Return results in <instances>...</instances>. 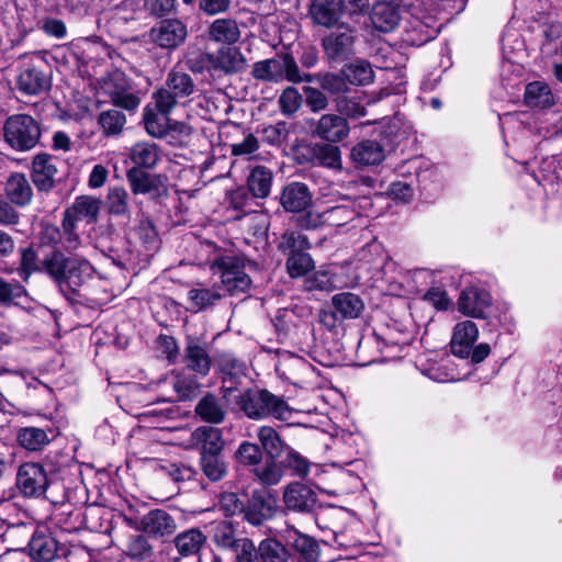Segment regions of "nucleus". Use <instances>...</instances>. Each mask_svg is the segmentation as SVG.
<instances>
[{
  "label": "nucleus",
  "instance_id": "obj_63",
  "mask_svg": "<svg viewBox=\"0 0 562 562\" xmlns=\"http://www.w3.org/2000/svg\"><path fill=\"white\" fill-rule=\"evenodd\" d=\"M305 289L307 291H326L330 292L336 289L333 276L326 271H317L305 280Z\"/></svg>",
  "mask_w": 562,
  "mask_h": 562
},
{
  "label": "nucleus",
  "instance_id": "obj_29",
  "mask_svg": "<svg viewBox=\"0 0 562 562\" xmlns=\"http://www.w3.org/2000/svg\"><path fill=\"white\" fill-rule=\"evenodd\" d=\"M101 203V200L94 196H78L64 215H69L74 222L85 220L87 223H94L98 220Z\"/></svg>",
  "mask_w": 562,
  "mask_h": 562
},
{
  "label": "nucleus",
  "instance_id": "obj_50",
  "mask_svg": "<svg viewBox=\"0 0 562 562\" xmlns=\"http://www.w3.org/2000/svg\"><path fill=\"white\" fill-rule=\"evenodd\" d=\"M126 553L132 559L149 561L154 557V547L146 537L136 535L130 538Z\"/></svg>",
  "mask_w": 562,
  "mask_h": 562
},
{
  "label": "nucleus",
  "instance_id": "obj_34",
  "mask_svg": "<svg viewBox=\"0 0 562 562\" xmlns=\"http://www.w3.org/2000/svg\"><path fill=\"white\" fill-rule=\"evenodd\" d=\"M344 204L330 206L324 210L325 225L344 226L359 216L356 207V201L349 198H342Z\"/></svg>",
  "mask_w": 562,
  "mask_h": 562
},
{
  "label": "nucleus",
  "instance_id": "obj_39",
  "mask_svg": "<svg viewBox=\"0 0 562 562\" xmlns=\"http://www.w3.org/2000/svg\"><path fill=\"white\" fill-rule=\"evenodd\" d=\"M272 172L263 166L255 167L247 180L248 190L255 198H267L271 190Z\"/></svg>",
  "mask_w": 562,
  "mask_h": 562
},
{
  "label": "nucleus",
  "instance_id": "obj_47",
  "mask_svg": "<svg viewBox=\"0 0 562 562\" xmlns=\"http://www.w3.org/2000/svg\"><path fill=\"white\" fill-rule=\"evenodd\" d=\"M239 538L235 536V529L232 522L221 520L212 527V540L216 547L231 550Z\"/></svg>",
  "mask_w": 562,
  "mask_h": 562
},
{
  "label": "nucleus",
  "instance_id": "obj_43",
  "mask_svg": "<svg viewBox=\"0 0 562 562\" xmlns=\"http://www.w3.org/2000/svg\"><path fill=\"white\" fill-rule=\"evenodd\" d=\"M16 438L19 443L29 451H38L49 442L46 431L36 427L21 428Z\"/></svg>",
  "mask_w": 562,
  "mask_h": 562
},
{
  "label": "nucleus",
  "instance_id": "obj_31",
  "mask_svg": "<svg viewBox=\"0 0 562 562\" xmlns=\"http://www.w3.org/2000/svg\"><path fill=\"white\" fill-rule=\"evenodd\" d=\"M194 412L202 420L210 424H221L226 416L221 398L212 393H207L198 402Z\"/></svg>",
  "mask_w": 562,
  "mask_h": 562
},
{
  "label": "nucleus",
  "instance_id": "obj_46",
  "mask_svg": "<svg viewBox=\"0 0 562 562\" xmlns=\"http://www.w3.org/2000/svg\"><path fill=\"white\" fill-rule=\"evenodd\" d=\"M18 274L23 281H27L32 273L42 271V258L33 247H25L20 250V265Z\"/></svg>",
  "mask_w": 562,
  "mask_h": 562
},
{
  "label": "nucleus",
  "instance_id": "obj_20",
  "mask_svg": "<svg viewBox=\"0 0 562 562\" xmlns=\"http://www.w3.org/2000/svg\"><path fill=\"white\" fill-rule=\"evenodd\" d=\"M344 12V0H312L308 9L314 24L330 29L335 26Z\"/></svg>",
  "mask_w": 562,
  "mask_h": 562
},
{
  "label": "nucleus",
  "instance_id": "obj_3",
  "mask_svg": "<svg viewBox=\"0 0 562 562\" xmlns=\"http://www.w3.org/2000/svg\"><path fill=\"white\" fill-rule=\"evenodd\" d=\"M251 75L257 80L270 82H280L284 79L293 83L313 81V75L302 72L289 54L255 63Z\"/></svg>",
  "mask_w": 562,
  "mask_h": 562
},
{
  "label": "nucleus",
  "instance_id": "obj_40",
  "mask_svg": "<svg viewBox=\"0 0 562 562\" xmlns=\"http://www.w3.org/2000/svg\"><path fill=\"white\" fill-rule=\"evenodd\" d=\"M290 553L288 549L276 539H263L259 542L257 562H288Z\"/></svg>",
  "mask_w": 562,
  "mask_h": 562
},
{
  "label": "nucleus",
  "instance_id": "obj_9",
  "mask_svg": "<svg viewBox=\"0 0 562 562\" xmlns=\"http://www.w3.org/2000/svg\"><path fill=\"white\" fill-rule=\"evenodd\" d=\"M457 306L458 311L467 317L487 319L492 312L493 302L488 291L471 286L461 291Z\"/></svg>",
  "mask_w": 562,
  "mask_h": 562
},
{
  "label": "nucleus",
  "instance_id": "obj_28",
  "mask_svg": "<svg viewBox=\"0 0 562 562\" xmlns=\"http://www.w3.org/2000/svg\"><path fill=\"white\" fill-rule=\"evenodd\" d=\"M524 102L529 108L546 110L555 104V98L547 82L532 81L525 88Z\"/></svg>",
  "mask_w": 562,
  "mask_h": 562
},
{
  "label": "nucleus",
  "instance_id": "obj_35",
  "mask_svg": "<svg viewBox=\"0 0 562 562\" xmlns=\"http://www.w3.org/2000/svg\"><path fill=\"white\" fill-rule=\"evenodd\" d=\"M200 469L210 482H220L228 473V462L223 453H209L200 456Z\"/></svg>",
  "mask_w": 562,
  "mask_h": 562
},
{
  "label": "nucleus",
  "instance_id": "obj_24",
  "mask_svg": "<svg viewBox=\"0 0 562 562\" xmlns=\"http://www.w3.org/2000/svg\"><path fill=\"white\" fill-rule=\"evenodd\" d=\"M5 198L11 204L24 207L33 200V188L27 177L21 172L9 176L4 184Z\"/></svg>",
  "mask_w": 562,
  "mask_h": 562
},
{
  "label": "nucleus",
  "instance_id": "obj_16",
  "mask_svg": "<svg viewBox=\"0 0 562 562\" xmlns=\"http://www.w3.org/2000/svg\"><path fill=\"white\" fill-rule=\"evenodd\" d=\"M134 528L151 537L164 538L177 530V522L167 512L153 509L144 515Z\"/></svg>",
  "mask_w": 562,
  "mask_h": 562
},
{
  "label": "nucleus",
  "instance_id": "obj_5",
  "mask_svg": "<svg viewBox=\"0 0 562 562\" xmlns=\"http://www.w3.org/2000/svg\"><path fill=\"white\" fill-rule=\"evenodd\" d=\"M246 260L237 256H223L214 260L211 269L221 278V288L229 295L245 294L251 279L245 272Z\"/></svg>",
  "mask_w": 562,
  "mask_h": 562
},
{
  "label": "nucleus",
  "instance_id": "obj_48",
  "mask_svg": "<svg viewBox=\"0 0 562 562\" xmlns=\"http://www.w3.org/2000/svg\"><path fill=\"white\" fill-rule=\"evenodd\" d=\"M106 205L110 214L126 216L130 214L128 193L122 187H113L109 190Z\"/></svg>",
  "mask_w": 562,
  "mask_h": 562
},
{
  "label": "nucleus",
  "instance_id": "obj_12",
  "mask_svg": "<svg viewBox=\"0 0 562 562\" xmlns=\"http://www.w3.org/2000/svg\"><path fill=\"white\" fill-rule=\"evenodd\" d=\"M47 484V474L42 464L27 462L19 468L16 485L24 496H41Z\"/></svg>",
  "mask_w": 562,
  "mask_h": 562
},
{
  "label": "nucleus",
  "instance_id": "obj_25",
  "mask_svg": "<svg viewBox=\"0 0 562 562\" xmlns=\"http://www.w3.org/2000/svg\"><path fill=\"white\" fill-rule=\"evenodd\" d=\"M191 442L199 448L200 456L222 453L224 440L218 428L201 426L191 434Z\"/></svg>",
  "mask_w": 562,
  "mask_h": 562
},
{
  "label": "nucleus",
  "instance_id": "obj_52",
  "mask_svg": "<svg viewBox=\"0 0 562 562\" xmlns=\"http://www.w3.org/2000/svg\"><path fill=\"white\" fill-rule=\"evenodd\" d=\"M215 362L218 366L221 372L232 379H236L245 374V363L231 352L218 353L215 357Z\"/></svg>",
  "mask_w": 562,
  "mask_h": 562
},
{
  "label": "nucleus",
  "instance_id": "obj_6",
  "mask_svg": "<svg viewBox=\"0 0 562 562\" xmlns=\"http://www.w3.org/2000/svg\"><path fill=\"white\" fill-rule=\"evenodd\" d=\"M3 136L10 147L19 151H25L37 145L41 137V127L31 115L13 114L4 123Z\"/></svg>",
  "mask_w": 562,
  "mask_h": 562
},
{
  "label": "nucleus",
  "instance_id": "obj_18",
  "mask_svg": "<svg viewBox=\"0 0 562 562\" xmlns=\"http://www.w3.org/2000/svg\"><path fill=\"white\" fill-rule=\"evenodd\" d=\"M349 124L345 117L338 114H323L313 125V135L329 142L338 143L349 134Z\"/></svg>",
  "mask_w": 562,
  "mask_h": 562
},
{
  "label": "nucleus",
  "instance_id": "obj_33",
  "mask_svg": "<svg viewBox=\"0 0 562 562\" xmlns=\"http://www.w3.org/2000/svg\"><path fill=\"white\" fill-rule=\"evenodd\" d=\"M214 69L226 74L241 71L246 66V59L236 47H222L214 55Z\"/></svg>",
  "mask_w": 562,
  "mask_h": 562
},
{
  "label": "nucleus",
  "instance_id": "obj_1",
  "mask_svg": "<svg viewBox=\"0 0 562 562\" xmlns=\"http://www.w3.org/2000/svg\"><path fill=\"white\" fill-rule=\"evenodd\" d=\"M42 271L47 273L59 288L76 292L89 278L93 268L90 262L79 257H67L60 249L53 248L42 252Z\"/></svg>",
  "mask_w": 562,
  "mask_h": 562
},
{
  "label": "nucleus",
  "instance_id": "obj_32",
  "mask_svg": "<svg viewBox=\"0 0 562 562\" xmlns=\"http://www.w3.org/2000/svg\"><path fill=\"white\" fill-rule=\"evenodd\" d=\"M370 19L378 31L387 33L398 25L400 13L391 3L380 2L373 5Z\"/></svg>",
  "mask_w": 562,
  "mask_h": 562
},
{
  "label": "nucleus",
  "instance_id": "obj_21",
  "mask_svg": "<svg viewBox=\"0 0 562 562\" xmlns=\"http://www.w3.org/2000/svg\"><path fill=\"white\" fill-rule=\"evenodd\" d=\"M170 113H162L157 108L156 110L146 106L144 109V124L147 133L153 137H162L167 134L169 128L178 130L181 134L189 136L191 127L184 123L175 122L170 124L168 115Z\"/></svg>",
  "mask_w": 562,
  "mask_h": 562
},
{
  "label": "nucleus",
  "instance_id": "obj_60",
  "mask_svg": "<svg viewBox=\"0 0 562 562\" xmlns=\"http://www.w3.org/2000/svg\"><path fill=\"white\" fill-rule=\"evenodd\" d=\"M236 458L241 464L258 465L262 460L261 447L254 442L243 441L236 451Z\"/></svg>",
  "mask_w": 562,
  "mask_h": 562
},
{
  "label": "nucleus",
  "instance_id": "obj_42",
  "mask_svg": "<svg viewBox=\"0 0 562 562\" xmlns=\"http://www.w3.org/2000/svg\"><path fill=\"white\" fill-rule=\"evenodd\" d=\"M342 74L347 81L352 85L363 86L373 81V70L371 65L366 60H355L342 69Z\"/></svg>",
  "mask_w": 562,
  "mask_h": 562
},
{
  "label": "nucleus",
  "instance_id": "obj_30",
  "mask_svg": "<svg viewBox=\"0 0 562 562\" xmlns=\"http://www.w3.org/2000/svg\"><path fill=\"white\" fill-rule=\"evenodd\" d=\"M160 148L155 143L138 142L131 147L130 158L135 165L133 168H154L160 160Z\"/></svg>",
  "mask_w": 562,
  "mask_h": 562
},
{
  "label": "nucleus",
  "instance_id": "obj_59",
  "mask_svg": "<svg viewBox=\"0 0 562 562\" xmlns=\"http://www.w3.org/2000/svg\"><path fill=\"white\" fill-rule=\"evenodd\" d=\"M26 295L25 288L19 281H7L0 278V304L10 305Z\"/></svg>",
  "mask_w": 562,
  "mask_h": 562
},
{
  "label": "nucleus",
  "instance_id": "obj_27",
  "mask_svg": "<svg viewBox=\"0 0 562 562\" xmlns=\"http://www.w3.org/2000/svg\"><path fill=\"white\" fill-rule=\"evenodd\" d=\"M173 543L180 557H200L206 543V536L200 529L191 528L178 533Z\"/></svg>",
  "mask_w": 562,
  "mask_h": 562
},
{
  "label": "nucleus",
  "instance_id": "obj_49",
  "mask_svg": "<svg viewBox=\"0 0 562 562\" xmlns=\"http://www.w3.org/2000/svg\"><path fill=\"white\" fill-rule=\"evenodd\" d=\"M286 271L291 278H300L307 274L315 267L312 257L305 251H296L289 256L285 262Z\"/></svg>",
  "mask_w": 562,
  "mask_h": 562
},
{
  "label": "nucleus",
  "instance_id": "obj_57",
  "mask_svg": "<svg viewBox=\"0 0 562 562\" xmlns=\"http://www.w3.org/2000/svg\"><path fill=\"white\" fill-rule=\"evenodd\" d=\"M31 551L37 560L48 562L55 558L57 544L53 538H37L32 540Z\"/></svg>",
  "mask_w": 562,
  "mask_h": 562
},
{
  "label": "nucleus",
  "instance_id": "obj_56",
  "mask_svg": "<svg viewBox=\"0 0 562 562\" xmlns=\"http://www.w3.org/2000/svg\"><path fill=\"white\" fill-rule=\"evenodd\" d=\"M303 98L294 87L285 88L279 97L280 111L284 115H293L301 108Z\"/></svg>",
  "mask_w": 562,
  "mask_h": 562
},
{
  "label": "nucleus",
  "instance_id": "obj_13",
  "mask_svg": "<svg viewBox=\"0 0 562 562\" xmlns=\"http://www.w3.org/2000/svg\"><path fill=\"white\" fill-rule=\"evenodd\" d=\"M355 32L346 26H340L322 41V46L328 59L342 61L353 53Z\"/></svg>",
  "mask_w": 562,
  "mask_h": 562
},
{
  "label": "nucleus",
  "instance_id": "obj_19",
  "mask_svg": "<svg viewBox=\"0 0 562 562\" xmlns=\"http://www.w3.org/2000/svg\"><path fill=\"white\" fill-rule=\"evenodd\" d=\"M479 337V328L472 321H462L454 325L450 340L451 352L459 358H468Z\"/></svg>",
  "mask_w": 562,
  "mask_h": 562
},
{
  "label": "nucleus",
  "instance_id": "obj_17",
  "mask_svg": "<svg viewBox=\"0 0 562 562\" xmlns=\"http://www.w3.org/2000/svg\"><path fill=\"white\" fill-rule=\"evenodd\" d=\"M279 201L285 212L300 213L311 206L313 193L307 184L300 181H292L282 188Z\"/></svg>",
  "mask_w": 562,
  "mask_h": 562
},
{
  "label": "nucleus",
  "instance_id": "obj_54",
  "mask_svg": "<svg viewBox=\"0 0 562 562\" xmlns=\"http://www.w3.org/2000/svg\"><path fill=\"white\" fill-rule=\"evenodd\" d=\"M260 133L262 142L271 146H280L286 142L290 130L286 122L280 121L276 124L263 126Z\"/></svg>",
  "mask_w": 562,
  "mask_h": 562
},
{
  "label": "nucleus",
  "instance_id": "obj_58",
  "mask_svg": "<svg viewBox=\"0 0 562 562\" xmlns=\"http://www.w3.org/2000/svg\"><path fill=\"white\" fill-rule=\"evenodd\" d=\"M231 550L235 553L234 562H257L259 546L249 538H239Z\"/></svg>",
  "mask_w": 562,
  "mask_h": 562
},
{
  "label": "nucleus",
  "instance_id": "obj_51",
  "mask_svg": "<svg viewBox=\"0 0 562 562\" xmlns=\"http://www.w3.org/2000/svg\"><path fill=\"white\" fill-rule=\"evenodd\" d=\"M125 123V115L117 110L103 111L99 115V124L106 135L120 134L123 131Z\"/></svg>",
  "mask_w": 562,
  "mask_h": 562
},
{
  "label": "nucleus",
  "instance_id": "obj_62",
  "mask_svg": "<svg viewBox=\"0 0 562 562\" xmlns=\"http://www.w3.org/2000/svg\"><path fill=\"white\" fill-rule=\"evenodd\" d=\"M303 92L305 94V103L312 112L318 113L327 109L329 101L322 90L305 86L303 87Z\"/></svg>",
  "mask_w": 562,
  "mask_h": 562
},
{
  "label": "nucleus",
  "instance_id": "obj_36",
  "mask_svg": "<svg viewBox=\"0 0 562 562\" xmlns=\"http://www.w3.org/2000/svg\"><path fill=\"white\" fill-rule=\"evenodd\" d=\"M351 157L362 166L378 165L384 159V149L378 142L363 140L352 148Z\"/></svg>",
  "mask_w": 562,
  "mask_h": 562
},
{
  "label": "nucleus",
  "instance_id": "obj_38",
  "mask_svg": "<svg viewBox=\"0 0 562 562\" xmlns=\"http://www.w3.org/2000/svg\"><path fill=\"white\" fill-rule=\"evenodd\" d=\"M257 437L261 448L273 460L280 458L289 449L278 431L270 426H260L257 430Z\"/></svg>",
  "mask_w": 562,
  "mask_h": 562
},
{
  "label": "nucleus",
  "instance_id": "obj_41",
  "mask_svg": "<svg viewBox=\"0 0 562 562\" xmlns=\"http://www.w3.org/2000/svg\"><path fill=\"white\" fill-rule=\"evenodd\" d=\"M223 297V294L217 288H194L188 292V299L191 304V308L195 312L203 311L209 306L214 305L217 301Z\"/></svg>",
  "mask_w": 562,
  "mask_h": 562
},
{
  "label": "nucleus",
  "instance_id": "obj_15",
  "mask_svg": "<svg viewBox=\"0 0 562 562\" xmlns=\"http://www.w3.org/2000/svg\"><path fill=\"white\" fill-rule=\"evenodd\" d=\"M278 509L277 499L269 493H252L247 505L243 508L244 518L254 526H261L272 518Z\"/></svg>",
  "mask_w": 562,
  "mask_h": 562
},
{
  "label": "nucleus",
  "instance_id": "obj_37",
  "mask_svg": "<svg viewBox=\"0 0 562 562\" xmlns=\"http://www.w3.org/2000/svg\"><path fill=\"white\" fill-rule=\"evenodd\" d=\"M209 36L212 41L232 45L240 37L238 24L232 19H217L210 29Z\"/></svg>",
  "mask_w": 562,
  "mask_h": 562
},
{
  "label": "nucleus",
  "instance_id": "obj_64",
  "mask_svg": "<svg viewBox=\"0 0 562 562\" xmlns=\"http://www.w3.org/2000/svg\"><path fill=\"white\" fill-rule=\"evenodd\" d=\"M63 239L61 244L68 251L76 250L80 245V237L76 233V222L69 215H64L63 223Z\"/></svg>",
  "mask_w": 562,
  "mask_h": 562
},
{
  "label": "nucleus",
  "instance_id": "obj_44",
  "mask_svg": "<svg viewBox=\"0 0 562 562\" xmlns=\"http://www.w3.org/2000/svg\"><path fill=\"white\" fill-rule=\"evenodd\" d=\"M292 546L303 562H316L319 547L310 536L293 531Z\"/></svg>",
  "mask_w": 562,
  "mask_h": 562
},
{
  "label": "nucleus",
  "instance_id": "obj_11",
  "mask_svg": "<svg viewBox=\"0 0 562 562\" xmlns=\"http://www.w3.org/2000/svg\"><path fill=\"white\" fill-rule=\"evenodd\" d=\"M153 43L164 49H176L188 36L187 25L178 19H166L156 23L149 32Z\"/></svg>",
  "mask_w": 562,
  "mask_h": 562
},
{
  "label": "nucleus",
  "instance_id": "obj_53",
  "mask_svg": "<svg viewBox=\"0 0 562 562\" xmlns=\"http://www.w3.org/2000/svg\"><path fill=\"white\" fill-rule=\"evenodd\" d=\"M171 385L176 393V397H169V402L188 400L194 394L198 387V383L193 378L181 373H178L173 376Z\"/></svg>",
  "mask_w": 562,
  "mask_h": 562
},
{
  "label": "nucleus",
  "instance_id": "obj_8",
  "mask_svg": "<svg viewBox=\"0 0 562 562\" xmlns=\"http://www.w3.org/2000/svg\"><path fill=\"white\" fill-rule=\"evenodd\" d=\"M184 367L199 376L209 375L213 358L209 350V344L201 337L188 335L184 341L182 355Z\"/></svg>",
  "mask_w": 562,
  "mask_h": 562
},
{
  "label": "nucleus",
  "instance_id": "obj_4",
  "mask_svg": "<svg viewBox=\"0 0 562 562\" xmlns=\"http://www.w3.org/2000/svg\"><path fill=\"white\" fill-rule=\"evenodd\" d=\"M195 92V83L192 77L178 70H171L165 81V85L153 93L156 108L162 113H171L179 105L184 104V100Z\"/></svg>",
  "mask_w": 562,
  "mask_h": 562
},
{
  "label": "nucleus",
  "instance_id": "obj_45",
  "mask_svg": "<svg viewBox=\"0 0 562 562\" xmlns=\"http://www.w3.org/2000/svg\"><path fill=\"white\" fill-rule=\"evenodd\" d=\"M311 247V243L306 235L296 231L284 232L278 243V249L286 255L304 251Z\"/></svg>",
  "mask_w": 562,
  "mask_h": 562
},
{
  "label": "nucleus",
  "instance_id": "obj_14",
  "mask_svg": "<svg viewBox=\"0 0 562 562\" xmlns=\"http://www.w3.org/2000/svg\"><path fill=\"white\" fill-rule=\"evenodd\" d=\"M52 86L50 72L40 65H27L16 79L18 89L27 95H38L49 90Z\"/></svg>",
  "mask_w": 562,
  "mask_h": 562
},
{
  "label": "nucleus",
  "instance_id": "obj_61",
  "mask_svg": "<svg viewBox=\"0 0 562 562\" xmlns=\"http://www.w3.org/2000/svg\"><path fill=\"white\" fill-rule=\"evenodd\" d=\"M254 472L257 479L265 485H276L283 476L282 469L273 459L271 461H267L260 467H257Z\"/></svg>",
  "mask_w": 562,
  "mask_h": 562
},
{
  "label": "nucleus",
  "instance_id": "obj_2",
  "mask_svg": "<svg viewBox=\"0 0 562 562\" xmlns=\"http://www.w3.org/2000/svg\"><path fill=\"white\" fill-rule=\"evenodd\" d=\"M239 411L249 419L263 420L276 418L288 420L292 416V408L282 396H278L266 389H248L236 398Z\"/></svg>",
  "mask_w": 562,
  "mask_h": 562
},
{
  "label": "nucleus",
  "instance_id": "obj_55",
  "mask_svg": "<svg viewBox=\"0 0 562 562\" xmlns=\"http://www.w3.org/2000/svg\"><path fill=\"white\" fill-rule=\"evenodd\" d=\"M316 79L319 87L324 90L329 92L330 94H340L348 90L347 86V79L345 76H340L337 74H324V75H317L313 76V80Z\"/></svg>",
  "mask_w": 562,
  "mask_h": 562
},
{
  "label": "nucleus",
  "instance_id": "obj_22",
  "mask_svg": "<svg viewBox=\"0 0 562 562\" xmlns=\"http://www.w3.org/2000/svg\"><path fill=\"white\" fill-rule=\"evenodd\" d=\"M58 172L56 158L52 155L37 154L32 161V179L40 191H49L55 186Z\"/></svg>",
  "mask_w": 562,
  "mask_h": 562
},
{
  "label": "nucleus",
  "instance_id": "obj_10",
  "mask_svg": "<svg viewBox=\"0 0 562 562\" xmlns=\"http://www.w3.org/2000/svg\"><path fill=\"white\" fill-rule=\"evenodd\" d=\"M283 503L288 510L301 514H311L319 507L315 490L306 484L293 482L283 491Z\"/></svg>",
  "mask_w": 562,
  "mask_h": 562
},
{
  "label": "nucleus",
  "instance_id": "obj_26",
  "mask_svg": "<svg viewBox=\"0 0 562 562\" xmlns=\"http://www.w3.org/2000/svg\"><path fill=\"white\" fill-rule=\"evenodd\" d=\"M333 315L336 319H355L364 308L362 299L351 292H341L331 297Z\"/></svg>",
  "mask_w": 562,
  "mask_h": 562
},
{
  "label": "nucleus",
  "instance_id": "obj_7",
  "mask_svg": "<svg viewBox=\"0 0 562 562\" xmlns=\"http://www.w3.org/2000/svg\"><path fill=\"white\" fill-rule=\"evenodd\" d=\"M102 91L110 97L115 106L126 111H135L140 99L132 92V86L124 72L114 70L105 76L101 81Z\"/></svg>",
  "mask_w": 562,
  "mask_h": 562
},
{
  "label": "nucleus",
  "instance_id": "obj_23",
  "mask_svg": "<svg viewBox=\"0 0 562 562\" xmlns=\"http://www.w3.org/2000/svg\"><path fill=\"white\" fill-rule=\"evenodd\" d=\"M126 178L134 194L157 196L167 192L161 176L145 172L139 168H132L127 171Z\"/></svg>",
  "mask_w": 562,
  "mask_h": 562
}]
</instances>
